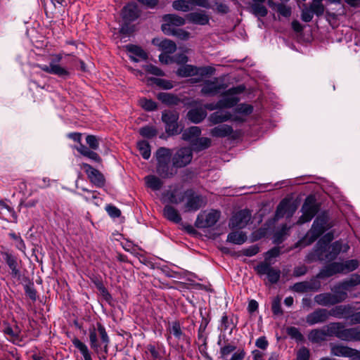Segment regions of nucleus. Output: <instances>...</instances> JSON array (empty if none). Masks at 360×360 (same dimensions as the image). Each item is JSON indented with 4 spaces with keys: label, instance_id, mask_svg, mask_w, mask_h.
<instances>
[{
    "label": "nucleus",
    "instance_id": "1",
    "mask_svg": "<svg viewBox=\"0 0 360 360\" xmlns=\"http://www.w3.org/2000/svg\"><path fill=\"white\" fill-rule=\"evenodd\" d=\"M88 333L91 348L99 356L100 359H105L108 352L110 338L105 326L100 322H97L89 327Z\"/></svg>",
    "mask_w": 360,
    "mask_h": 360
},
{
    "label": "nucleus",
    "instance_id": "49",
    "mask_svg": "<svg viewBox=\"0 0 360 360\" xmlns=\"http://www.w3.org/2000/svg\"><path fill=\"white\" fill-rule=\"evenodd\" d=\"M139 134L144 138L152 139L157 136L158 130L154 126L146 125L139 129Z\"/></svg>",
    "mask_w": 360,
    "mask_h": 360
},
{
    "label": "nucleus",
    "instance_id": "51",
    "mask_svg": "<svg viewBox=\"0 0 360 360\" xmlns=\"http://www.w3.org/2000/svg\"><path fill=\"white\" fill-rule=\"evenodd\" d=\"M235 112L248 116L252 113L253 106L250 104L240 103L234 109Z\"/></svg>",
    "mask_w": 360,
    "mask_h": 360
},
{
    "label": "nucleus",
    "instance_id": "45",
    "mask_svg": "<svg viewBox=\"0 0 360 360\" xmlns=\"http://www.w3.org/2000/svg\"><path fill=\"white\" fill-rule=\"evenodd\" d=\"M73 345L79 350L84 360H92L90 352L87 346L77 338L72 340Z\"/></svg>",
    "mask_w": 360,
    "mask_h": 360
},
{
    "label": "nucleus",
    "instance_id": "33",
    "mask_svg": "<svg viewBox=\"0 0 360 360\" xmlns=\"http://www.w3.org/2000/svg\"><path fill=\"white\" fill-rule=\"evenodd\" d=\"M187 19L192 23L205 25L209 23V17L204 11L193 12L187 15Z\"/></svg>",
    "mask_w": 360,
    "mask_h": 360
},
{
    "label": "nucleus",
    "instance_id": "8",
    "mask_svg": "<svg viewBox=\"0 0 360 360\" xmlns=\"http://www.w3.org/2000/svg\"><path fill=\"white\" fill-rule=\"evenodd\" d=\"M255 271L261 278L266 276L269 283L276 284L281 278V271L274 268L266 262H262L254 267Z\"/></svg>",
    "mask_w": 360,
    "mask_h": 360
},
{
    "label": "nucleus",
    "instance_id": "50",
    "mask_svg": "<svg viewBox=\"0 0 360 360\" xmlns=\"http://www.w3.org/2000/svg\"><path fill=\"white\" fill-rule=\"evenodd\" d=\"M160 48L167 53H173L176 50V44L169 39H164L160 44Z\"/></svg>",
    "mask_w": 360,
    "mask_h": 360
},
{
    "label": "nucleus",
    "instance_id": "27",
    "mask_svg": "<svg viewBox=\"0 0 360 360\" xmlns=\"http://www.w3.org/2000/svg\"><path fill=\"white\" fill-rule=\"evenodd\" d=\"M162 30L167 35H172L176 38L186 41L190 37V33L183 29L171 27L168 24L162 25Z\"/></svg>",
    "mask_w": 360,
    "mask_h": 360
},
{
    "label": "nucleus",
    "instance_id": "11",
    "mask_svg": "<svg viewBox=\"0 0 360 360\" xmlns=\"http://www.w3.org/2000/svg\"><path fill=\"white\" fill-rule=\"evenodd\" d=\"M220 212L212 210L210 212L203 211L198 214L195 221L198 229H205L213 226L219 219Z\"/></svg>",
    "mask_w": 360,
    "mask_h": 360
},
{
    "label": "nucleus",
    "instance_id": "37",
    "mask_svg": "<svg viewBox=\"0 0 360 360\" xmlns=\"http://www.w3.org/2000/svg\"><path fill=\"white\" fill-rule=\"evenodd\" d=\"M169 333L172 335L178 340H184L186 339V335L182 330L181 324L179 321H173L168 328Z\"/></svg>",
    "mask_w": 360,
    "mask_h": 360
},
{
    "label": "nucleus",
    "instance_id": "30",
    "mask_svg": "<svg viewBox=\"0 0 360 360\" xmlns=\"http://www.w3.org/2000/svg\"><path fill=\"white\" fill-rule=\"evenodd\" d=\"M233 132V127L230 125L222 124L212 128L210 134L216 138H225L231 136Z\"/></svg>",
    "mask_w": 360,
    "mask_h": 360
},
{
    "label": "nucleus",
    "instance_id": "38",
    "mask_svg": "<svg viewBox=\"0 0 360 360\" xmlns=\"http://www.w3.org/2000/svg\"><path fill=\"white\" fill-rule=\"evenodd\" d=\"M327 337L324 327L321 329H314L309 334V340L315 343L326 340Z\"/></svg>",
    "mask_w": 360,
    "mask_h": 360
},
{
    "label": "nucleus",
    "instance_id": "52",
    "mask_svg": "<svg viewBox=\"0 0 360 360\" xmlns=\"http://www.w3.org/2000/svg\"><path fill=\"white\" fill-rule=\"evenodd\" d=\"M189 11L193 10L195 6H200L205 8L210 7L208 0H186Z\"/></svg>",
    "mask_w": 360,
    "mask_h": 360
},
{
    "label": "nucleus",
    "instance_id": "40",
    "mask_svg": "<svg viewBox=\"0 0 360 360\" xmlns=\"http://www.w3.org/2000/svg\"><path fill=\"white\" fill-rule=\"evenodd\" d=\"M146 185L153 191H159L163 184L160 178L155 175H148L144 178Z\"/></svg>",
    "mask_w": 360,
    "mask_h": 360
},
{
    "label": "nucleus",
    "instance_id": "44",
    "mask_svg": "<svg viewBox=\"0 0 360 360\" xmlns=\"http://www.w3.org/2000/svg\"><path fill=\"white\" fill-rule=\"evenodd\" d=\"M236 326L233 323V317L229 316L226 314H224L221 319L220 328L222 331L230 330V333H232L233 329Z\"/></svg>",
    "mask_w": 360,
    "mask_h": 360
},
{
    "label": "nucleus",
    "instance_id": "23",
    "mask_svg": "<svg viewBox=\"0 0 360 360\" xmlns=\"http://www.w3.org/2000/svg\"><path fill=\"white\" fill-rule=\"evenodd\" d=\"M352 309H354V307L349 304H339L331 308L329 310V314L330 316L336 319H345L349 320Z\"/></svg>",
    "mask_w": 360,
    "mask_h": 360
},
{
    "label": "nucleus",
    "instance_id": "24",
    "mask_svg": "<svg viewBox=\"0 0 360 360\" xmlns=\"http://www.w3.org/2000/svg\"><path fill=\"white\" fill-rule=\"evenodd\" d=\"M333 234L328 233L326 234L323 238H321L319 240V250H317L319 253V261H327L332 262L333 260H329L326 257L330 253L329 245L328 243L330 242L333 239Z\"/></svg>",
    "mask_w": 360,
    "mask_h": 360
},
{
    "label": "nucleus",
    "instance_id": "39",
    "mask_svg": "<svg viewBox=\"0 0 360 360\" xmlns=\"http://www.w3.org/2000/svg\"><path fill=\"white\" fill-rule=\"evenodd\" d=\"M163 20L165 23L168 24L171 27L175 26H181L184 25L186 22V20L184 18L179 16L175 14H167L163 17Z\"/></svg>",
    "mask_w": 360,
    "mask_h": 360
},
{
    "label": "nucleus",
    "instance_id": "55",
    "mask_svg": "<svg viewBox=\"0 0 360 360\" xmlns=\"http://www.w3.org/2000/svg\"><path fill=\"white\" fill-rule=\"evenodd\" d=\"M274 9L277 11V13L285 18L290 17L292 13L291 8L283 4H276Z\"/></svg>",
    "mask_w": 360,
    "mask_h": 360
},
{
    "label": "nucleus",
    "instance_id": "53",
    "mask_svg": "<svg viewBox=\"0 0 360 360\" xmlns=\"http://www.w3.org/2000/svg\"><path fill=\"white\" fill-rule=\"evenodd\" d=\"M236 346L233 344L228 343L220 348V356L224 359L226 358L236 350Z\"/></svg>",
    "mask_w": 360,
    "mask_h": 360
},
{
    "label": "nucleus",
    "instance_id": "36",
    "mask_svg": "<svg viewBox=\"0 0 360 360\" xmlns=\"http://www.w3.org/2000/svg\"><path fill=\"white\" fill-rule=\"evenodd\" d=\"M201 134V129L199 127L193 126L186 129L182 134V139L191 142V144L198 139Z\"/></svg>",
    "mask_w": 360,
    "mask_h": 360
},
{
    "label": "nucleus",
    "instance_id": "57",
    "mask_svg": "<svg viewBox=\"0 0 360 360\" xmlns=\"http://www.w3.org/2000/svg\"><path fill=\"white\" fill-rule=\"evenodd\" d=\"M24 290L26 295L29 297L30 300H32V301H36L37 291L34 288V283L32 282H29V283L26 284L24 286Z\"/></svg>",
    "mask_w": 360,
    "mask_h": 360
},
{
    "label": "nucleus",
    "instance_id": "3",
    "mask_svg": "<svg viewBox=\"0 0 360 360\" xmlns=\"http://www.w3.org/2000/svg\"><path fill=\"white\" fill-rule=\"evenodd\" d=\"M181 200L184 202V212H195L207 203L206 198L192 188L186 189L181 194Z\"/></svg>",
    "mask_w": 360,
    "mask_h": 360
},
{
    "label": "nucleus",
    "instance_id": "6",
    "mask_svg": "<svg viewBox=\"0 0 360 360\" xmlns=\"http://www.w3.org/2000/svg\"><path fill=\"white\" fill-rule=\"evenodd\" d=\"M62 58V54H55L53 55L49 65L41 64L37 66L46 73L57 75L59 77L65 79L70 76V72L67 68L60 65V63Z\"/></svg>",
    "mask_w": 360,
    "mask_h": 360
},
{
    "label": "nucleus",
    "instance_id": "62",
    "mask_svg": "<svg viewBox=\"0 0 360 360\" xmlns=\"http://www.w3.org/2000/svg\"><path fill=\"white\" fill-rule=\"evenodd\" d=\"M9 236L13 240H15V245L16 248H18L19 250H20L22 252H25L26 246H25V244L23 240L21 238V237L19 236H17L15 233H9Z\"/></svg>",
    "mask_w": 360,
    "mask_h": 360
},
{
    "label": "nucleus",
    "instance_id": "31",
    "mask_svg": "<svg viewBox=\"0 0 360 360\" xmlns=\"http://www.w3.org/2000/svg\"><path fill=\"white\" fill-rule=\"evenodd\" d=\"M207 112L202 108H192L187 113L188 119L193 123L198 124L205 120Z\"/></svg>",
    "mask_w": 360,
    "mask_h": 360
},
{
    "label": "nucleus",
    "instance_id": "9",
    "mask_svg": "<svg viewBox=\"0 0 360 360\" xmlns=\"http://www.w3.org/2000/svg\"><path fill=\"white\" fill-rule=\"evenodd\" d=\"M319 206L312 196H308L302 207V214L299 218L297 223L300 224L310 221L318 213Z\"/></svg>",
    "mask_w": 360,
    "mask_h": 360
},
{
    "label": "nucleus",
    "instance_id": "21",
    "mask_svg": "<svg viewBox=\"0 0 360 360\" xmlns=\"http://www.w3.org/2000/svg\"><path fill=\"white\" fill-rule=\"evenodd\" d=\"M350 249L347 243H344L342 240H336L329 245L330 253L327 255L329 260H335L341 253H346Z\"/></svg>",
    "mask_w": 360,
    "mask_h": 360
},
{
    "label": "nucleus",
    "instance_id": "58",
    "mask_svg": "<svg viewBox=\"0 0 360 360\" xmlns=\"http://www.w3.org/2000/svg\"><path fill=\"white\" fill-rule=\"evenodd\" d=\"M140 105L141 107L147 111H153L157 109V103L149 99L143 98L140 100Z\"/></svg>",
    "mask_w": 360,
    "mask_h": 360
},
{
    "label": "nucleus",
    "instance_id": "34",
    "mask_svg": "<svg viewBox=\"0 0 360 360\" xmlns=\"http://www.w3.org/2000/svg\"><path fill=\"white\" fill-rule=\"evenodd\" d=\"M231 119V114L229 112H222L219 111L214 112L210 115L208 120L212 124H218L224 123Z\"/></svg>",
    "mask_w": 360,
    "mask_h": 360
},
{
    "label": "nucleus",
    "instance_id": "63",
    "mask_svg": "<svg viewBox=\"0 0 360 360\" xmlns=\"http://www.w3.org/2000/svg\"><path fill=\"white\" fill-rule=\"evenodd\" d=\"M97 288L100 292V294L103 297V298L108 303H110L112 300V297L110 293L108 292V289L102 284L99 283L97 285Z\"/></svg>",
    "mask_w": 360,
    "mask_h": 360
},
{
    "label": "nucleus",
    "instance_id": "56",
    "mask_svg": "<svg viewBox=\"0 0 360 360\" xmlns=\"http://www.w3.org/2000/svg\"><path fill=\"white\" fill-rule=\"evenodd\" d=\"M334 275L335 274L333 271L330 265L328 264L320 270V271L316 274V278L319 279H324L331 277Z\"/></svg>",
    "mask_w": 360,
    "mask_h": 360
},
{
    "label": "nucleus",
    "instance_id": "59",
    "mask_svg": "<svg viewBox=\"0 0 360 360\" xmlns=\"http://www.w3.org/2000/svg\"><path fill=\"white\" fill-rule=\"evenodd\" d=\"M172 7L176 11L182 12L189 11L186 0H175L172 2Z\"/></svg>",
    "mask_w": 360,
    "mask_h": 360
},
{
    "label": "nucleus",
    "instance_id": "20",
    "mask_svg": "<svg viewBox=\"0 0 360 360\" xmlns=\"http://www.w3.org/2000/svg\"><path fill=\"white\" fill-rule=\"evenodd\" d=\"M4 259L11 270L12 278L20 279L21 271L18 266L17 257L8 252H2Z\"/></svg>",
    "mask_w": 360,
    "mask_h": 360
},
{
    "label": "nucleus",
    "instance_id": "22",
    "mask_svg": "<svg viewBox=\"0 0 360 360\" xmlns=\"http://www.w3.org/2000/svg\"><path fill=\"white\" fill-rule=\"evenodd\" d=\"M360 284V275L359 274H352V276L347 279H345L336 285H335L331 290L336 291H345L347 292V290H349L351 288L359 285Z\"/></svg>",
    "mask_w": 360,
    "mask_h": 360
},
{
    "label": "nucleus",
    "instance_id": "47",
    "mask_svg": "<svg viewBox=\"0 0 360 360\" xmlns=\"http://www.w3.org/2000/svg\"><path fill=\"white\" fill-rule=\"evenodd\" d=\"M342 265L343 274H346L357 269L359 266V262L356 259H352L342 262Z\"/></svg>",
    "mask_w": 360,
    "mask_h": 360
},
{
    "label": "nucleus",
    "instance_id": "19",
    "mask_svg": "<svg viewBox=\"0 0 360 360\" xmlns=\"http://www.w3.org/2000/svg\"><path fill=\"white\" fill-rule=\"evenodd\" d=\"M329 310L324 308H319L309 314L306 317V321L309 326L326 322L329 318Z\"/></svg>",
    "mask_w": 360,
    "mask_h": 360
},
{
    "label": "nucleus",
    "instance_id": "28",
    "mask_svg": "<svg viewBox=\"0 0 360 360\" xmlns=\"http://www.w3.org/2000/svg\"><path fill=\"white\" fill-rule=\"evenodd\" d=\"M126 49L129 53V58L132 61L139 62L146 60L148 58L147 53L140 46L129 44L126 46Z\"/></svg>",
    "mask_w": 360,
    "mask_h": 360
},
{
    "label": "nucleus",
    "instance_id": "7",
    "mask_svg": "<svg viewBox=\"0 0 360 360\" xmlns=\"http://www.w3.org/2000/svg\"><path fill=\"white\" fill-rule=\"evenodd\" d=\"M327 224L328 219L326 217L319 216L316 218L304 238L307 245L314 243L328 229Z\"/></svg>",
    "mask_w": 360,
    "mask_h": 360
},
{
    "label": "nucleus",
    "instance_id": "26",
    "mask_svg": "<svg viewBox=\"0 0 360 360\" xmlns=\"http://www.w3.org/2000/svg\"><path fill=\"white\" fill-rule=\"evenodd\" d=\"M354 349L342 344H330V353L335 356L348 357L353 360Z\"/></svg>",
    "mask_w": 360,
    "mask_h": 360
},
{
    "label": "nucleus",
    "instance_id": "41",
    "mask_svg": "<svg viewBox=\"0 0 360 360\" xmlns=\"http://www.w3.org/2000/svg\"><path fill=\"white\" fill-rule=\"evenodd\" d=\"M211 146V139L207 137H198L192 143L193 149L199 152L208 148Z\"/></svg>",
    "mask_w": 360,
    "mask_h": 360
},
{
    "label": "nucleus",
    "instance_id": "5",
    "mask_svg": "<svg viewBox=\"0 0 360 360\" xmlns=\"http://www.w3.org/2000/svg\"><path fill=\"white\" fill-rule=\"evenodd\" d=\"M334 293L323 292L314 297V302L323 307L334 306L341 303L348 297L347 292L345 291L332 290Z\"/></svg>",
    "mask_w": 360,
    "mask_h": 360
},
{
    "label": "nucleus",
    "instance_id": "13",
    "mask_svg": "<svg viewBox=\"0 0 360 360\" xmlns=\"http://www.w3.org/2000/svg\"><path fill=\"white\" fill-rule=\"evenodd\" d=\"M179 115L171 111H165L162 115V120L165 124V131L169 136L178 134L181 129L178 124Z\"/></svg>",
    "mask_w": 360,
    "mask_h": 360
},
{
    "label": "nucleus",
    "instance_id": "15",
    "mask_svg": "<svg viewBox=\"0 0 360 360\" xmlns=\"http://www.w3.org/2000/svg\"><path fill=\"white\" fill-rule=\"evenodd\" d=\"M226 86V84L224 83H219L218 78L215 77L212 80L204 82L200 93L204 96H214L220 93L221 90H224Z\"/></svg>",
    "mask_w": 360,
    "mask_h": 360
},
{
    "label": "nucleus",
    "instance_id": "18",
    "mask_svg": "<svg viewBox=\"0 0 360 360\" xmlns=\"http://www.w3.org/2000/svg\"><path fill=\"white\" fill-rule=\"evenodd\" d=\"M121 15L124 23L128 24L139 17L140 11L136 3L131 2L123 7Z\"/></svg>",
    "mask_w": 360,
    "mask_h": 360
},
{
    "label": "nucleus",
    "instance_id": "61",
    "mask_svg": "<svg viewBox=\"0 0 360 360\" xmlns=\"http://www.w3.org/2000/svg\"><path fill=\"white\" fill-rule=\"evenodd\" d=\"M281 301V299L279 297H275L272 301L271 310L274 315L283 314Z\"/></svg>",
    "mask_w": 360,
    "mask_h": 360
},
{
    "label": "nucleus",
    "instance_id": "16",
    "mask_svg": "<svg viewBox=\"0 0 360 360\" xmlns=\"http://www.w3.org/2000/svg\"><path fill=\"white\" fill-rule=\"evenodd\" d=\"M81 168L84 170L90 181L96 186L101 188L105 185V177L98 169L87 163H82Z\"/></svg>",
    "mask_w": 360,
    "mask_h": 360
},
{
    "label": "nucleus",
    "instance_id": "48",
    "mask_svg": "<svg viewBox=\"0 0 360 360\" xmlns=\"http://www.w3.org/2000/svg\"><path fill=\"white\" fill-rule=\"evenodd\" d=\"M137 148L140 154L145 160H148L150 157V146L146 141H141L137 143Z\"/></svg>",
    "mask_w": 360,
    "mask_h": 360
},
{
    "label": "nucleus",
    "instance_id": "17",
    "mask_svg": "<svg viewBox=\"0 0 360 360\" xmlns=\"http://www.w3.org/2000/svg\"><path fill=\"white\" fill-rule=\"evenodd\" d=\"M251 219V212L243 210L236 213L230 219L229 226L232 229H243L247 226Z\"/></svg>",
    "mask_w": 360,
    "mask_h": 360
},
{
    "label": "nucleus",
    "instance_id": "14",
    "mask_svg": "<svg viewBox=\"0 0 360 360\" xmlns=\"http://www.w3.org/2000/svg\"><path fill=\"white\" fill-rule=\"evenodd\" d=\"M192 149L189 147L179 148L172 156V165L175 168H181L188 165L192 160Z\"/></svg>",
    "mask_w": 360,
    "mask_h": 360
},
{
    "label": "nucleus",
    "instance_id": "10",
    "mask_svg": "<svg viewBox=\"0 0 360 360\" xmlns=\"http://www.w3.org/2000/svg\"><path fill=\"white\" fill-rule=\"evenodd\" d=\"M328 337H335L349 342L350 328H345L342 322H332L324 326Z\"/></svg>",
    "mask_w": 360,
    "mask_h": 360
},
{
    "label": "nucleus",
    "instance_id": "32",
    "mask_svg": "<svg viewBox=\"0 0 360 360\" xmlns=\"http://www.w3.org/2000/svg\"><path fill=\"white\" fill-rule=\"evenodd\" d=\"M162 212L167 220L175 224H179L181 221L182 219L178 210L172 205H165Z\"/></svg>",
    "mask_w": 360,
    "mask_h": 360
},
{
    "label": "nucleus",
    "instance_id": "12",
    "mask_svg": "<svg viewBox=\"0 0 360 360\" xmlns=\"http://www.w3.org/2000/svg\"><path fill=\"white\" fill-rule=\"evenodd\" d=\"M244 90V86L240 85L224 91L221 94L223 98L219 100L221 108H231L236 106L239 101V98L234 96L241 94Z\"/></svg>",
    "mask_w": 360,
    "mask_h": 360
},
{
    "label": "nucleus",
    "instance_id": "46",
    "mask_svg": "<svg viewBox=\"0 0 360 360\" xmlns=\"http://www.w3.org/2000/svg\"><path fill=\"white\" fill-rule=\"evenodd\" d=\"M158 98L162 103L169 105H177L179 102V99L176 96L169 93H160L158 95Z\"/></svg>",
    "mask_w": 360,
    "mask_h": 360
},
{
    "label": "nucleus",
    "instance_id": "29",
    "mask_svg": "<svg viewBox=\"0 0 360 360\" xmlns=\"http://www.w3.org/2000/svg\"><path fill=\"white\" fill-rule=\"evenodd\" d=\"M6 338L15 345H20L22 341L21 330L18 326H8L4 329Z\"/></svg>",
    "mask_w": 360,
    "mask_h": 360
},
{
    "label": "nucleus",
    "instance_id": "64",
    "mask_svg": "<svg viewBox=\"0 0 360 360\" xmlns=\"http://www.w3.org/2000/svg\"><path fill=\"white\" fill-rule=\"evenodd\" d=\"M309 349L305 347H302L297 353V360H309Z\"/></svg>",
    "mask_w": 360,
    "mask_h": 360
},
{
    "label": "nucleus",
    "instance_id": "43",
    "mask_svg": "<svg viewBox=\"0 0 360 360\" xmlns=\"http://www.w3.org/2000/svg\"><path fill=\"white\" fill-rule=\"evenodd\" d=\"M247 236L243 232H231L227 236V241L236 245H241L246 241Z\"/></svg>",
    "mask_w": 360,
    "mask_h": 360
},
{
    "label": "nucleus",
    "instance_id": "60",
    "mask_svg": "<svg viewBox=\"0 0 360 360\" xmlns=\"http://www.w3.org/2000/svg\"><path fill=\"white\" fill-rule=\"evenodd\" d=\"M319 250V242H318L316 243V246L314 247L313 251L308 253L307 255L306 256L305 262H307L308 263H311L316 260L319 261V257H320L319 255V252L317 251Z\"/></svg>",
    "mask_w": 360,
    "mask_h": 360
},
{
    "label": "nucleus",
    "instance_id": "35",
    "mask_svg": "<svg viewBox=\"0 0 360 360\" xmlns=\"http://www.w3.org/2000/svg\"><path fill=\"white\" fill-rule=\"evenodd\" d=\"M264 2L265 0H261L260 1H252V4L250 6V10L255 16L265 17L267 15L268 11L264 5Z\"/></svg>",
    "mask_w": 360,
    "mask_h": 360
},
{
    "label": "nucleus",
    "instance_id": "2",
    "mask_svg": "<svg viewBox=\"0 0 360 360\" xmlns=\"http://www.w3.org/2000/svg\"><path fill=\"white\" fill-rule=\"evenodd\" d=\"M157 160L156 172L158 174L164 179H169L176 173L173 165H170L172 151L170 149L161 147L155 153Z\"/></svg>",
    "mask_w": 360,
    "mask_h": 360
},
{
    "label": "nucleus",
    "instance_id": "4",
    "mask_svg": "<svg viewBox=\"0 0 360 360\" xmlns=\"http://www.w3.org/2000/svg\"><path fill=\"white\" fill-rule=\"evenodd\" d=\"M214 71V68L210 66L196 67L191 65H185L177 70L176 74L181 77L200 76V77L192 79L193 82L195 83L201 82L203 77L213 75Z\"/></svg>",
    "mask_w": 360,
    "mask_h": 360
},
{
    "label": "nucleus",
    "instance_id": "42",
    "mask_svg": "<svg viewBox=\"0 0 360 360\" xmlns=\"http://www.w3.org/2000/svg\"><path fill=\"white\" fill-rule=\"evenodd\" d=\"M320 287L321 284L319 282L316 283L315 287H312L311 283L304 281L295 283L292 286V290L297 292H305L310 290H318Z\"/></svg>",
    "mask_w": 360,
    "mask_h": 360
},
{
    "label": "nucleus",
    "instance_id": "25",
    "mask_svg": "<svg viewBox=\"0 0 360 360\" xmlns=\"http://www.w3.org/2000/svg\"><path fill=\"white\" fill-rule=\"evenodd\" d=\"M296 207L288 200L284 199L281 201L276 211V217L280 219L286 216L291 217L295 212Z\"/></svg>",
    "mask_w": 360,
    "mask_h": 360
},
{
    "label": "nucleus",
    "instance_id": "54",
    "mask_svg": "<svg viewBox=\"0 0 360 360\" xmlns=\"http://www.w3.org/2000/svg\"><path fill=\"white\" fill-rule=\"evenodd\" d=\"M150 80L152 82L153 84H154L162 89H170L173 88V84L170 81H168V80H166L164 79H160V78H155V77L150 78Z\"/></svg>",
    "mask_w": 360,
    "mask_h": 360
}]
</instances>
